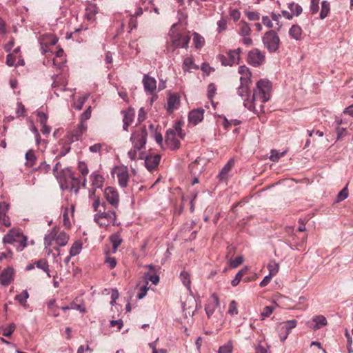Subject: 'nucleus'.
I'll return each instance as SVG.
<instances>
[{
	"label": "nucleus",
	"instance_id": "1",
	"mask_svg": "<svg viewBox=\"0 0 353 353\" xmlns=\"http://www.w3.org/2000/svg\"><path fill=\"white\" fill-rule=\"evenodd\" d=\"M250 85L242 84L237 89L239 96L243 99V105L249 110L256 114L263 112V104L268 101L271 97L272 84L266 79H261L257 81L256 88L253 90L252 100H249Z\"/></svg>",
	"mask_w": 353,
	"mask_h": 353
},
{
	"label": "nucleus",
	"instance_id": "2",
	"mask_svg": "<svg viewBox=\"0 0 353 353\" xmlns=\"http://www.w3.org/2000/svg\"><path fill=\"white\" fill-rule=\"evenodd\" d=\"M132 143V148L128 151V157L131 161H136L137 159H142L140 156V150L145 148L147 141V131L145 128L137 129L130 137Z\"/></svg>",
	"mask_w": 353,
	"mask_h": 353
},
{
	"label": "nucleus",
	"instance_id": "3",
	"mask_svg": "<svg viewBox=\"0 0 353 353\" xmlns=\"http://www.w3.org/2000/svg\"><path fill=\"white\" fill-rule=\"evenodd\" d=\"M64 180L59 176L60 186L62 190L70 189L72 192L77 194L80 188V180L76 178L71 170L66 169L63 170Z\"/></svg>",
	"mask_w": 353,
	"mask_h": 353
},
{
	"label": "nucleus",
	"instance_id": "4",
	"mask_svg": "<svg viewBox=\"0 0 353 353\" xmlns=\"http://www.w3.org/2000/svg\"><path fill=\"white\" fill-rule=\"evenodd\" d=\"M27 236L23 235L19 230H11L3 238L4 243H12L14 242L19 243L18 250L22 251L27 243Z\"/></svg>",
	"mask_w": 353,
	"mask_h": 353
},
{
	"label": "nucleus",
	"instance_id": "5",
	"mask_svg": "<svg viewBox=\"0 0 353 353\" xmlns=\"http://www.w3.org/2000/svg\"><path fill=\"white\" fill-rule=\"evenodd\" d=\"M264 46L270 52H276L280 45V39L277 33L273 30H270L265 33L262 38Z\"/></svg>",
	"mask_w": 353,
	"mask_h": 353
},
{
	"label": "nucleus",
	"instance_id": "6",
	"mask_svg": "<svg viewBox=\"0 0 353 353\" xmlns=\"http://www.w3.org/2000/svg\"><path fill=\"white\" fill-rule=\"evenodd\" d=\"M94 221L101 227H105L110 224L116 225V213L114 211H105V210H100L96 213L94 218Z\"/></svg>",
	"mask_w": 353,
	"mask_h": 353
},
{
	"label": "nucleus",
	"instance_id": "7",
	"mask_svg": "<svg viewBox=\"0 0 353 353\" xmlns=\"http://www.w3.org/2000/svg\"><path fill=\"white\" fill-rule=\"evenodd\" d=\"M174 27L175 25H173L170 32L172 44L176 48H187L190 40V36L188 34L182 35L179 33H175L174 31Z\"/></svg>",
	"mask_w": 353,
	"mask_h": 353
},
{
	"label": "nucleus",
	"instance_id": "8",
	"mask_svg": "<svg viewBox=\"0 0 353 353\" xmlns=\"http://www.w3.org/2000/svg\"><path fill=\"white\" fill-rule=\"evenodd\" d=\"M112 174L116 176L120 187H127L129 181V173L125 166H116L112 171Z\"/></svg>",
	"mask_w": 353,
	"mask_h": 353
},
{
	"label": "nucleus",
	"instance_id": "9",
	"mask_svg": "<svg viewBox=\"0 0 353 353\" xmlns=\"http://www.w3.org/2000/svg\"><path fill=\"white\" fill-rule=\"evenodd\" d=\"M241 49L237 48L236 50H230L228 53V56L219 54L218 59L221 61L223 65L232 66L235 64H238L239 61V54Z\"/></svg>",
	"mask_w": 353,
	"mask_h": 353
},
{
	"label": "nucleus",
	"instance_id": "10",
	"mask_svg": "<svg viewBox=\"0 0 353 353\" xmlns=\"http://www.w3.org/2000/svg\"><path fill=\"white\" fill-rule=\"evenodd\" d=\"M58 41V39L52 34H43L39 37L41 52L46 54L50 51L49 47L54 46Z\"/></svg>",
	"mask_w": 353,
	"mask_h": 353
},
{
	"label": "nucleus",
	"instance_id": "11",
	"mask_svg": "<svg viewBox=\"0 0 353 353\" xmlns=\"http://www.w3.org/2000/svg\"><path fill=\"white\" fill-rule=\"evenodd\" d=\"M297 325V321L294 319L286 321L280 324L279 329V338L281 341H284L290 332L292 328H294Z\"/></svg>",
	"mask_w": 353,
	"mask_h": 353
},
{
	"label": "nucleus",
	"instance_id": "12",
	"mask_svg": "<svg viewBox=\"0 0 353 353\" xmlns=\"http://www.w3.org/2000/svg\"><path fill=\"white\" fill-rule=\"evenodd\" d=\"M107 201L114 208H117L119 203V195L117 190L112 187H108L104 190Z\"/></svg>",
	"mask_w": 353,
	"mask_h": 353
},
{
	"label": "nucleus",
	"instance_id": "13",
	"mask_svg": "<svg viewBox=\"0 0 353 353\" xmlns=\"http://www.w3.org/2000/svg\"><path fill=\"white\" fill-rule=\"evenodd\" d=\"M248 59L250 65L259 66L263 62L265 55L259 50L254 49L249 52Z\"/></svg>",
	"mask_w": 353,
	"mask_h": 353
},
{
	"label": "nucleus",
	"instance_id": "14",
	"mask_svg": "<svg viewBox=\"0 0 353 353\" xmlns=\"http://www.w3.org/2000/svg\"><path fill=\"white\" fill-rule=\"evenodd\" d=\"M219 305V300L218 296L214 294H212L205 306V311L208 318H210Z\"/></svg>",
	"mask_w": 353,
	"mask_h": 353
},
{
	"label": "nucleus",
	"instance_id": "15",
	"mask_svg": "<svg viewBox=\"0 0 353 353\" xmlns=\"http://www.w3.org/2000/svg\"><path fill=\"white\" fill-rule=\"evenodd\" d=\"M9 209V203L5 201L0 202V223L6 227H10L11 225L10 218L7 215Z\"/></svg>",
	"mask_w": 353,
	"mask_h": 353
},
{
	"label": "nucleus",
	"instance_id": "16",
	"mask_svg": "<svg viewBox=\"0 0 353 353\" xmlns=\"http://www.w3.org/2000/svg\"><path fill=\"white\" fill-rule=\"evenodd\" d=\"M14 270L11 267L5 268L0 274V283L3 286L8 285L14 279Z\"/></svg>",
	"mask_w": 353,
	"mask_h": 353
},
{
	"label": "nucleus",
	"instance_id": "17",
	"mask_svg": "<svg viewBox=\"0 0 353 353\" xmlns=\"http://www.w3.org/2000/svg\"><path fill=\"white\" fill-rule=\"evenodd\" d=\"M205 110L203 108L194 109L188 114L189 123L193 125H197L203 119Z\"/></svg>",
	"mask_w": 353,
	"mask_h": 353
},
{
	"label": "nucleus",
	"instance_id": "18",
	"mask_svg": "<svg viewBox=\"0 0 353 353\" xmlns=\"http://www.w3.org/2000/svg\"><path fill=\"white\" fill-rule=\"evenodd\" d=\"M176 137L173 130L170 129L167 131L165 142L171 150H176L180 146V141Z\"/></svg>",
	"mask_w": 353,
	"mask_h": 353
},
{
	"label": "nucleus",
	"instance_id": "19",
	"mask_svg": "<svg viewBox=\"0 0 353 353\" xmlns=\"http://www.w3.org/2000/svg\"><path fill=\"white\" fill-rule=\"evenodd\" d=\"M143 85L146 92L152 94L157 89V81L154 77L148 74H144L143 77Z\"/></svg>",
	"mask_w": 353,
	"mask_h": 353
},
{
	"label": "nucleus",
	"instance_id": "20",
	"mask_svg": "<svg viewBox=\"0 0 353 353\" xmlns=\"http://www.w3.org/2000/svg\"><path fill=\"white\" fill-rule=\"evenodd\" d=\"M180 105V97L178 94L174 93L170 94L168 98L167 110L172 112L173 110L179 108Z\"/></svg>",
	"mask_w": 353,
	"mask_h": 353
},
{
	"label": "nucleus",
	"instance_id": "21",
	"mask_svg": "<svg viewBox=\"0 0 353 353\" xmlns=\"http://www.w3.org/2000/svg\"><path fill=\"white\" fill-rule=\"evenodd\" d=\"M194 303L195 300H194L192 298L187 299L185 302H182V310L185 318H188V316H193L195 310L192 309V306Z\"/></svg>",
	"mask_w": 353,
	"mask_h": 353
},
{
	"label": "nucleus",
	"instance_id": "22",
	"mask_svg": "<svg viewBox=\"0 0 353 353\" xmlns=\"http://www.w3.org/2000/svg\"><path fill=\"white\" fill-rule=\"evenodd\" d=\"M161 157L159 154L147 156L145 159V165L149 171H152L159 165Z\"/></svg>",
	"mask_w": 353,
	"mask_h": 353
},
{
	"label": "nucleus",
	"instance_id": "23",
	"mask_svg": "<svg viewBox=\"0 0 353 353\" xmlns=\"http://www.w3.org/2000/svg\"><path fill=\"white\" fill-rule=\"evenodd\" d=\"M238 72L241 74L240 82L242 83V84L251 83L252 74L248 67H246L245 65H241L239 67Z\"/></svg>",
	"mask_w": 353,
	"mask_h": 353
},
{
	"label": "nucleus",
	"instance_id": "24",
	"mask_svg": "<svg viewBox=\"0 0 353 353\" xmlns=\"http://www.w3.org/2000/svg\"><path fill=\"white\" fill-rule=\"evenodd\" d=\"M56 236L57 232L55 231V230H50L48 234L45 235L44 246L48 255L52 253L50 246L52 245L53 241L55 242Z\"/></svg>",
	"mask_w": 353,
	"mask_h": 353
},
{
	"label": "nucleus",
	"instance_id": "25",
	"mask_svg": "<svg viewBox=\"0 0 353 353\" xmlns=\"http://www.w3.org/2000/svg\"><path fill=\"white\" fill-rule=\"evenodd\" d=\"M90 179L92 181V186L94 188H102L104 183V178L102 175L97 172H93L90 174Z\"/></svg>",
	"mask_w": 353,
	"mask_h": 353
},
{
	"label": "nucleus",
	"instance_id": "26",
	"mask_svg": "<svg viewBox=\"0 0 353 353\" xmlns=\"http://www.w3.org/2000/svg\"><path fill=\"white\" fill-rule=\"evenodd\" d=\"M98 13V8L95 4L90 3L85 8V17L90 21H94Z\"/></svg>",
	"mask_w": 353,
	"mask_h": 353
},
{
	"label": "nucleus",
	"instance_id": "27",
	"mask_svg": "<svg viewBox=\"0 0 353 353\" xmlns=\"http://www.w3.org/2000/svg\"><path fill=\"white\" fill-rule=\"evenodd\" d=\"M238 26H239L238 33L239 35H241L242 37L250 36V32H251V28H250V25L247 22H245L244 21H241L239 23Z\"/></svg>",
	"mask_w": 353,
	"mask_h": 353
},
{
	"label": "nucleus",
	"instance_id": "28",
	"mask_svg": "<svg viewBox=\"0 0 353 353\" xmlns=\"http://www.w3.org/2000/svg\"><path fill=\"white\" fill-rule=\"evenodd\" d=\"M73 212L74 207L72 205H71L70 208L68 207L64 208L63 213V223L65 227L70 228L71 226L69 214H70V215L72 216Z\"/></svg>",
	"mask_w": 353,
	"mask_h": 353
},
{
	"label": "nucleus",
	"instance_id": "29",
	"mask_svg": "<svg viewBox=\"0 0 353 353\" xmlns=\"http://www.w3.org/2000/svg\"><path fill=\"white\" fill-rule=\"evenodd\" d=\"M312 321L314 323L312 328L315 330L327 325V319L323 315L315 316L313 317Z\"/></svg>",
	"mask_w": 353,
	"mask_h": 353
},
{
	"label": "nucleus",
	"instance_id": "30",
	"mask_svg": "<svg viewBox=\"0 0 353 353\" xmlns=\"http://www.w3.org/2000/svg\"><path fill=\"white\" fill-rule=\"evenodd\" d=\"M234 165V161L232 160H230L228 161V163L221 169L219 174V178L221 181H224L227 179L228 174L231 170L232 168Z\"/></svg>",
	"mask_w": 353,
	"mask_h": 353
},
{
	"label": "nucleus",
	"instance_id": "31",
	"mask_svg": "<svg viewBox=\"0 0 353 353\" xmlns=\"http://www.w3.org/2000/svg\"><path fill=\"white\" fill-rule=\"evenodd\" d=\"M289 34L291 38L296 41L300 40L302 35V29L298 25H293L289 30Z\"/></svg>",
	"mask_w": 353,
	"mask_h": 353
},
{
	"label": "nucleus",
	"instance_id": "32",
	"mask_svg": "<svg viewBox=\"0 0 353 353\" xmlns=\"http://www.w3.org/2000/svg\"><path fill=\"white\" fill-rule=\"evenodd\" d=\"M68 235L65 232H62L56 236L55 243L58 247H63L68 243Z\"/></svg>",
	"mask_w": 353,
	"mask_h": 353
},
{
	"label": "nucleus",
	"instance_id": "33",
	"mask_svg": "<svg viewBox=\"0 0 353 353\" xmlns=\"http://www.w3.org/2000/svg\"><path fill=\"white\" fill-rule=\"evenodd\" d=\"M182 68L185 72H191L192 69H197L198 66L194 63L191 57H186L183 59Z\"/></svg>",
	"mask_w": 353,
	"mask_h": 353
},
{
	"label": "nucleus",
	"instance_id": "34",
	"mask_svg": "<svg viewBox=\"0 0 353 353\" xmlns=\"http://www.w3.org/2000/svg\"><path fill=\"white\" fill-rule=\"evenodd\" d=\"M25 158H26V165L27 167L32 168V166L34 165V164L36 163L37 158H36L34 152V151L32 150H29L26 153Z\"/></svg>",
	"mask_w": 353,
	"mask_h": 353
},
{
	"label": "nucleus",
	"instance_id": "35",
	"mask_svg": "<svg viewBox=\"0 0 353 353\" xmlns=\"http://www.w3.org/2000/svg\"><path fill=\"white\" fill-rule=\"evenodd\" d=\"M193 44L196 49L201 48L205 43L204 38L197 32H194L193 34Z\"/></svg>",
	"mask_w": 353,
	"mask_h": 353
},
{
	"label": "nucleus",
	"instance_id": "36",
	"mask_svg": "<svg viewBox=\"0 0 353 353\" xmlns=\"http://www.w3.org/2000/svg\"><path fill=\"white\" fill-rule=\"evenodd\" d=\"M16 325L14 323H10L6 327H1L0 330H1V333L3 336L10 337L12 336V333L15 330Z\"/></svg>",
	"mask_w": 353,
	"mask_h": 353
},
{
	"label": "nucleus",
	"instance_id": "37",
	"mask_svg": "<svg viewBox=\"0 0 353 353\" xmlns=\"http://www.w3.org/2000/svg\"><path fill=\"white\" fill-rule=\"evenodd\" d=\"M110 241L112 244V248H113V252H116L118 247L121 245L122 243V239L121 238L120 235L117 234H112L110 236Z\"/></svg>",
	"mask_w": 353,
	"mask_h": 353
},
{
	"label": "nucleus",
	"instance_id": "38",
	"mask_svg": "<svg viewBox=\"0 0 353 353\" xmlns=\"http://www.w3.org/2000/svg\"><path fill=\"white\" fill-rule=\"evenodd\" d=\"M29 297V294L26 290H23L21 294H17L15 296V300L17 301L23 307H26V301Z\"/></svg>",
	"mask_w": 353,
	"mask_h": 353
},
{
	"label": "nucleus",
	"instance_id": "39",
	"mask_svg": "<svg viewBox=\"0 0 353 353\" xmlns=\"http://www.w3.org/2000/svg\"><path fill=\"white\" fill-rule=\"evenodd\" d=\"M180 278L183 284L187 288L188 290H190V274L188 272L183 271L180 274Z\"/></svg>",
	"mask_w": 353,
	"mask_h": 353
},
{
	"label": "nucleus",
	"instance_id": "40",
	"mask_svg": "<svg viewBox=\"0 0 353 353\" xmlns=\"http://www.w3.org/2000/svg\"><path fill=\"white\" fill-rule=\"evenodd\" d=\"M82 249L81 243L79 241H75L70 248V256H74L79 254Z\"/></svg>",
	"mask_w": 353,
	"mask_h": 353
},
{
	"label": "nucleus",
	"instance_id": "41",
	"mask_svg": "<svg viewBox=\"0 0 353 353\" xmlns=\"http://www.w3.org/2000/svg\"><path fill=\"white\" fill-rule=\"evenodd\" d=\"M87 125L85 121H80V123L78 125L76 134H75V140L77 141L81 135L86 131Z\"/></svg>",
	"mask_w": 353,
	"mask_h": 353
},
{
	"label": "nucleus",
	"instance_id": "42",
	"mask_svg": "<svg viewBox=\"0 0 353 353\" xmlns=\"http://www.w3.org/2000/svg\"><path fill=\"white\" fill-rule=\"evenodd\" d=\"M288 8L290 10L292 14L298 16L302 12V8L298 3L291 2L288 3Z\"/></svg>",
	"mask_w": 353,
	"mask_h": 353
},
{
	"label": "nucleus",
	"instance_id": "43",
	"mask_svg": "<svg viewBox=\"0 0 353 353\" xmlns=\"http://www.w3.org/2000/svg\"><path fill=\"white\" fill-rule=\"evenodd\" d=\"M329 12H330V3L326 1H322L320 18L321 19H325L327 16Z\"/></svg>",
	"mask_w": 353,
	"mask_h": 353
},
{
	"label": "nucleus",
	"instance_id": "44",
	"mask_svg": "<svg viewBox=\"0 0 353 353\" xmlns=\"http://www.w3.org/2000/svg\"><path fill=\"white\" fill-rule=\"evenodd\" d=\"M268 270H269V273L271 275L274 276V275H276L279 272V265L276 261H272L268 264Z\"/></svg>",
	"mask_w": 353,
	"mask_h": 353
},
{
	"label": "nucleus",
	"instance_id": "45",
	"mask_svg": "<svg viewBox=\"0 0 353 353\" xmlns=\"http://www.w3.org/2000/svg\"><path fill=\"white\" fill-rule=\"evenodd\" d=\"M232 342L230 341L219 348L218 353H232Z\"/></svg>",
	"mask_w": 353,
	"mask_h": 353
},
{
	"label": "nucleus",
	"instance_id": "46",
	"mask_svg": "<svg viewBox=\"0 0 353 353\" xmlns=\"http://www.w3.org/2000/svg\"><path fill=\"white\" fill-rule=\"evenodd\" d=\"M247 270V268L239 270L236 274L235 275L234 278L232 280L231 284L232 286L235 287L236 286L239 282L241 281V279L242 276L244 275Z\"/></svg>",
	"mask_w": 353,
	"mask_h": 353
},
{
	"label": "nucleus",
	"instance_id": "47",
	"mask_svg": "<svg viewBox=\"0 0 353 353\" xmlns=\"http://www.w3.org/2000/svg\"><path fill=\"white\" fill-rule=\"evenodd\" d=\"M93 199H94V202H93L92 206H93L94 210L95 212H97V213H98L100 210H105V203H100L99 196H97V198Z\"/></svg>",
	"mask_w": 353,
	"mask_h": 353
},
{
	"label": "nucleus",
	"instance_id": "48",
	"mask_svg": "<svg viewBox=\"0 0 353 353\" xmlns=\"http://www.w3.org/2000/svg\"><path fill=\"white\" fill-rule=\"evenodd\" d=\"M134 116V113L132 110H129L125 112L124 115H123V122L131 124V123L133 121Z\"/></svg>",
	"mask_w": 353,
	"mask_h": 353
},
{
	"label": "nucleus",
	"instance_id": "49",
	"mask_svg": "<svg viewBox=\"0 0 353 353\" xmlns=\"http://www.w3.org/2000/svg\"><path fill=\"white\" fill-rule=\"evenodd\" d=\"M88 98V95L80 97L77 101L74 102V108L77 110H80L82 108L83 104L87 101Z\"/></svg>",
	"mask_w": 353,
	"mask_h": 353
},
{
	"label": "nucleus",
	"instance_id": "50",
	"mask_svg": "<svg viewBox=\"0 0 353 353\" xmlns=\"http://www.w3.org/2000/svg\"><path fill=\"white\" fill-rule=\"evenodd\" d=\"M268 346L264 342H260L255 348L256 353H270Z\"/></svg>",
	"mask_w": 353,
	"mask_h": 353
},
{
	"label": "nucleus",
	"instance_id": "51",
	"mask_svg": "<svg viewBox=\"0 0 353 353\" xmlns=\"http://www.w3.org/2000/svg\"><path fill=\"white\" fill-rule=\"evenodd\" d=\"M36 113L41 125H44V124H46L48 118V114L40 110H37Z\"/></svg>",
	"mask_w": 353,
	"mask_h": 353
},
{
	"label": "nucleus",
	"instance_id": "52",
	"mask_svg": "<svg viewBox=\"0 0 353 353\" xmlns=\"http://www.w3.org/2000/svg\"><path fill=\"white\" fill-rule=\"evenodd\" d=\"M228 312L232 316H234L238 314L237 303L234 300H232L230 303Z\"/></svg>",
	"mask_w": 353,
	"mask_h": 353
},
{
	"label": "nucleus",
	"instance_id": "53",
	"mask_svg": "<svg viewBox=\"0 0 353 353\" xmlns=\"http://www.w3.org/2000/svg\"><path fill=\"white\" fill-rule=\"evenodd\" d=\"M78 170L81 172V174L85 176L89 172V170L88 168L87 164L84 161H79L78 163Z\"/></svg>",
	"mask_w": 353,
	"mask_h": 353
},
{
	"label": "nucleus",
	"instance_id": "54",
	"mask_svg": "<svg viewBox=\"0 0 353 353\" xmlns=\"http://www.w3.org/2000/svg\"><path fill=\"white\" fill-rule=\"evenodd\" d=\"M227 20L224 18H221L217 21V32H221L227 29Z\"/></svg>",
	"mask_w": 353,
	"mask_h": 353
},
{
	"label": "nucleus",
	"instance_id": "55",
	"mask_svg": "<svg viewBox=\"0 0 353 353\" xmlns=\"http://www.w3.org/2000/svg\"><path fill=\"white\" fill-rule=\"evenodd\" d=\"M348 196V191L347 187H345L343 189H342L337 195L336 201L337 202L342 201L347 199Z\"/></svg>",
	"mask_w": 353,
	"mask_h": 353
},
{
	"label": "nucleus",
	"instance_id": "56",
	"mask_svg": "<svg viewBox=\"0 0 353 353\" xmlns=\"http://www.w3.org/2000/svg\"><path fill=\"white\" fill-rule=\"evenodd\" d=\"M284 154L285 152L280 153L276 150H272L270 159L272 161L276 162Z\"/></svg>",
	"mask_w": 353,
	"mask_h": 353
},
{
	"label": "nucleus",
	"instance_id": "57",
	"mask_svg": "<svg viewBox=\"0 0 353 353\" xmlns=\"http://www.w3.org/2000/svg\"><path fill=\"white\" fill-rule=\"evenodd\" d=\"M345 337L347 338V352H349L350 353H352L353 352V348L352 347V339L348 332V330L346 329L345 330Z\"/></svg>",
	"mask_w": 353,
	"mask_h": 353
},
{
	"label": "nucleus",
	"instance_id": "58",
	"mask_svg": "<svg viewBox=\"0 0 353 353\" xmlns=\"http://www.w3.org/2000/svg\"><path fill=\"white\" fill-rule=\"evenodd\" d=\"M243 261V258L242 256H239L234 259H231L230 261V265L232 268H237L239 265H241Z\"/></svg>",
	"mask_w": 353,
	"mask_h": 353
},
{
	"label": "nucleus",
	"instance_id": "59",
	"mask_svg": "<svg viewBox=\"0 0 353 353\" xmlns=\"http://www.w3.org/2000/svg\"><path fill=\"white\" fill-rule=\"evenodd\" d=\"M17 55L14 54H9L6 58V63L9 66H14L17 63Z\"/></svg>",
	"mask_w": 353,
	"mask_h": 353
},
{
	"label": "nucleus",
	"instance_id": "60",
	"mask_svg": "<svg viewBox=\"0 0 353 353\" xmlns=\"http://www.w3.org/2000/svg\"><path fill=\"white\" fill-rule=\"evenodd\" d=\"M216 91V88L215 84L213 83H210L208 86V97L210 99H212L214 97Z\"/></svg>",
	"mask_w": 353,
	"mask_h": 353
},
{
	"label": "nucleus",
	"instance_id": "61",
	"mask_svg": "<svg viewBox=\"0 0 353 353\" xmlns=\"http://www.w3.org/2000/svg\"><path fill=\"white\" fill-rule=\"evenodd\" d=\"M36 266L38 268L44 271L45 272H48V264L46 260L43 259V260L38 261L36 263Z\"/></svg>",
	"mask_w": 353,
	"mask_h": 353
},
{
	"label": "nucleus",
	"instance_id": "62",
	"mask_svg": "<svg viewBox=\"0 0 353 353\" xmlns=\"http://www.w3.org/2000/svg\"><path fill=\"white\" fill-rule=\"evenodd\" d=\"M274 307L272 306H266L263 308L261 312V316L263 319L270 316L273 312Z\"/></svg>",
	"mask_w": 353,
	"mask_h": 353
},
{
	"label": "nucleus",
	"instance_id": "63",
	"mask_svg": "<svg viewBox=\"0 0 353 353\" xmlns=\"http://www.w3.org/2000/svg\"><path fill=\"white\" fill-rule=\"evenodd\" d=\"M91 117V106H89L81 115L80 120L85 121Z\"/></svg>",
	"mask_w": 353,
	"mask_h": 353
},
{
	"label": "nucleus",
	"instance_id": "64",
	"mask_svg": "<svg viewBox=\"0 0 353 353\" xmlns=\"http://www.w3.org/2000/svg\"><path fill=\"white\" fill-rule=\"evenodd\" d=\"M230 16L234 21H237L241 17V12L237 9H233L230 11Z\"/></svg>",
	"mask_w": 353,
	"mask_h": 353
}]
</instances>
